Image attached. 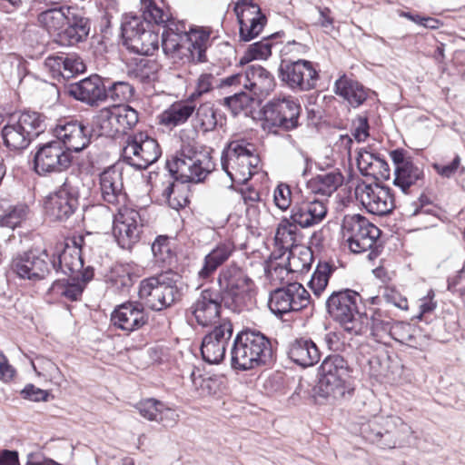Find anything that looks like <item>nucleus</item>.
I'll return each mask as SVG.
<instances>
[{"mask_svg": "<svg viewBox=\"0 0 465 465\" xmlns=\"http://www.w3.org/2000/svg\"><path fill=\"white\" fill-rule=\"evenodd\" d=\"M143 16L163 28L162 49L173 64L203 63L206 50L211 45V30L207 27L191 25L186 27L184 20H177L166 2H143Z\"/></svg>", "mask_w": 465, "mask_h": 465, "instance_id": "f257e3e1", "label": "nucleus"}, {"mask_svg": "<svg viewBox=\"0 0 465 465\" xmlns=\"http://www.w3.org/2000/svg\"><path fill=\"white\" fill-rule=\"evenodd\" d=\"M169 172L183 183H201L215 169L211 151L196 142L183 143L166 163Z\"/></svg>", "mask_w": 465, "mask_h": 465, "instance_id": "f03ea898", "label": "nucleus"}, {"mask_svg": "<svg viewBox=\"0 0 465 465\" xmlns=\"http://www.w3.org/2000/svg\"><path fill=\"white\" fill-rule=\"evenodd\" d=\"M272 358L271 341L258 331L246 329L234 337L231 349L232 367L249 371L265 365Z\"/></svg>", "mask_w": 465, "mask_h": 465, "instance_id": "7ed1b4c3", "label": "nucleus"}, {"mask_svg": "<svg viewBox=\"0 0 465 465\" xmlns=\"http://www.w3.org/2000/svg\"><path fill=\"white\" fill-rule=\"evenodd\" d=\"M217 285L219 296L233 312H241L252 304L254 282L236 264L225 266L219 272Z\"/></svg>", "mask_w": 465, "mask_h": 465, "instance_id": "20e7f679", "label": "nucleus"}, {"mask_svg": "<svg viewBox=\"0 0 465 465\" xmlns=\"http://www.w3.org/2000/svg\"><path fill=\"white\" fill-rule=\"evenodd\" d=\"M360 301V294L350 289L333 292L326 301L330 316L351 336L361 335L368 328L367 315L358 310Z\"/></svg>", "mask_w": 465, "mask_h": 465, "instance_id": "39448f33", "label": "nucleus"}, {"mask_svg": "<svg viewBox=\"0 0 465 465\" xmlns=\"http://www.w3.org/2000/svg\"><path fill=\"white\" fill-rule=\"evenodd\" d=\"M47 118L38 112L25 111L12 116L2 128L4 145L10 151L22 152L31 142L45 131Z\"/></svg>", "mask_w": 465, "mask_h": 465, "instance_id": "423d86ee", "label": "nucleus"}, {"mask_svg": "<svg viewBox=\"0 0 465 465\" xmlns=\"http://www.w3.org/2000/svg\"><path fill=\"white\" fill-rule=\"evenodd\" d=\"M179 274L168 271L140 282L138 295L153 311H162L173 305L182 296Z\"/></svg>", "mask_w": 465, "mask_h": 465, "instance_id": "0eeeda50", "label": "nucleus"}, {"mask_svg": "<svg viewBox=\"0 0 465 465\" xmlns=\"http://www.w3.org/2000/svg\"><path fill=\"white\" fill-rule=\"evenodd\" d=\"M260 158L245 140L232 141L223 150L221 166L232 182L244 183L257 172Z\"/></svg>", "mask_w": 465, "mask_h": 465, "instance_id": "6e6552de", "label": "nucleus"}, {"mask_svg": "<svg viewBox=\"0 0 465 465\" xmlns=\"http://www.w3.org/2000/svg\"><path fill=\"white\" fill-rule=\"evenodd\" d=\"M351 369L348 361L339 354L329 355L319 368V389L325 397L343 398L351 393Z\"/></svg>", "mask_w": 465, "mask_h": 465, "instance_id": "1a4fd4ad", "label": "nucleus"}, {"mask_svg": "<svg viewBox=\"0 0 465 465\" xmlns=\"http://www.w3.org/2000/svg\"><path fill=\"white\" fill-rule=\"evenodd\" d=\"M153 20L142 16L125 17L122 36L126 48L137 54L152 55L159 48V34L152 29Z\"/></svg>", "mask_w": 465, "mask_h": 465, "instance_id": "9d476101", "label": "nucleus"}, {"mask_svg": "<svg viewBox=\"0 0 465 465\" xmlns=\"http://www.w3.org/2000/svg\"><path fill=\"white\" fill-rule=\"evenodd\" d=\"M161 154L157 141L146 132H138L126 136L121 158L134 169L143 170L154 163Z\"/></svg>", "mask_w": 465, "mask_h": 465, "instance_id": "9b49d317", "label": "nucleus"}, {"mask_svg": "<svg viewBox=\"0 0 465 465\" xmlns=\"http://www.w3.org/2000/svg\"><path fill=\"white\" fill-rule=\"evenodd\" d=\"M278 76L288 88L295 92L314 89L320 77L312 62L295 55L282 58Z\"/></svg>", "mask_w": 465, "mask_h": 465, "instance_id": "f8f14e48", "label": "nucleus"}, {"mask_svg": "<svg viewBox=\"0 0 465 465\" xmlns=\"http://www.w3.org/2000/svg\"><path fill=\"white\" fill-rule=\"evenodd\" d=\"M343 237L354 253L371 250L380 237V229L359 213L346 214L341 223Z\"/></svg>", "mask_w": 465, "mask_h": 465, "instance_id": "ddd939ff", "label": "nucleus"}, {"mask_svg": "<svg viewBox=\"0 0 465 465\" xmlns=\"http://www.w3.org/2000/svg\"><path fill=\"white\" fill-rule=\"evenodd\" d=\"M80 192L71 180L65 181L45 200V210L50 220L66 222L79 207Z\"/></svg>", "mask_w": 465, "mask_h": 465, "instance_id": "4468645a", "label": "nucleus"}, {"mask_svg": "<svg viewBox=\"0 0 465 465\" xmlns=\"http://www.w3.org/2000/svg\"><path fill=\"white\" fill-rule=\"evenodd\" d=\"M301 110L300 104L291 96L273 98L262 108L264 125L292 130L299 125Z\"/></svg>", "mask_w": 465, "mask_h": 465, "instance_id": "2eb2a0df", "label": "nucleus"}, {"mask_svg": "<svg viewBox=\"0 0 465 465\" xmlns=\"http://www.w3.org/2000/svg\"><path fill=\"white\" fill-rule=\"evenodd\" d=\"M139 121V114L127 104L105 107L100 110L97 125L102 135L114 137L118 134H126Z\"/></svg>", "mask_w": 465, "mask_h": 465, "instance_id": "dca6fc26", "label": "nucleus"}, {"mask_svg": "<svg viewBox=\"0 0 465 465\" xmlns=\"http://www.w3.org/2000/svg\"><path fill=\"white\" fill-rule=\"evenodd\" d=\"M143 223L140 212L129 206L117 209L114 216L113 233L118 245L131 250L141 238Z\"/></svg>", "mask_w": 465, "mask_h": 465, "instance_id": "f3484780", "label": "nucleus"}, {"mask_svg": "<svg viewBox=\"0 0 465 465\" xmlns=\"http://www.w3.org/2000/svg\"><path fill=\"white\" fill-rule=\"evenodd\" d=\"M310 298V293L301 283L292 282L272 291L270 293L268 306L275 316L282 317L286 313L307 307Z\"/></svg>", "mask_w": 465, "mask_h": 465, "instance_id": "a211bd4d", "label": "nucleus"}, {"mask_svg": "<svg viewBox=\"0 0 465 465\" xmlns=\"http://www.w3.org/2000/svg\"><path fill=\"white\" fill-rule=\"evenodd\" d=\"M51 259L45 250L32 249L17 253L11 262L12 271L21 279L38 282L50 272Z\"/></svg>", "mask_w": 465, "mask_h": 465, "instance_id": "6ab92c4d", "label": "nucleus"}, {"mask_svg": "<svg viewBox=\"0 0 465 465\" xmlns=\"http://www.w3.org/2000/svg\"><path fill=\"white\" fill-rule=\"evenodd\" d=\"M71 163V153L58 141L40 145L34 156V169L39 175L61 173L68 169Z\"/></svg>", "mask_w": 465, "mask_h": 465, "instance_id": "aec40b11", "label": "nucleus"}, {"mask_svg": "<svg viewBox=\"0 0 465 465\" xmlns=\"http://www.w3.org/2000/svg\"><path fill=\"white\" fill-rule=\"evenodd\" d=\"M222 302L217 291L206 288L195 297L187 310L196 323L202 327H212L219 324L222 317Z\"/></svg>", "mask_w": 465, "mask_h": 465, "instance_id": "412c9836", "label": "nucleus"}, {"mask_svg": "<svg viewBox=\"0 0 465 465\" xmlns=\"http://www.w3.org/2000/svg\"><path fill=\"white\" fill-rule=\"evenodd\" d=\"M204 335L201 344V354L204 361L218 364L225 357L226 350L233 333V326L229 319H223L219 324Z\"/></svg>", "mask_w": 465, "mask_h": 465, "instance_id": "4be33fe9", "label": "nucleus"}, {"mask_svg": "<svg viewBox=\"0 0 465 465\" xmlns=\"http://www.w3.org/2000/svg\"><path fill=\"white\" fill-rule=\"evenodd\" d=\"M356 199L370 213L383 216L395 207L391 188L378 183H359L355 188Z\"/></svg>", "mask_w": 465, "mask_h": 465, "instance_id": "5701e85b", "label": "nucleus"}, {"mask_svg": "<svg viewBox=\"0 0 465 465\" xmlns=\"http://www.w3.org/2000/svg\"><path fill=\"white\" fill-rule=\"evenodd\" d=\"M56 141L71 152H81L90 143L91 131L83 122L77 120H60L53 129Z\"/></svg>", "mask_w": 465, "mask_h": 465, "instance_id": "b1692460", "label": "nucleus"}, {"mask_svg": "<svg viewBox=\"0 0 465 465\" xmlns=\"http://www.w3.org/2000/svg\"><path fill=\"white\" fill-rule=\"evenodd\" d=\"M98 180L100 197L108 207L119 209L126 206L127 194L124 187L123 173L116 165L105 168L100 173Z\"/></svg>", "mask_w": 465, "mask_h": 465, "instance_id": "393cba45", "label": "nucleus"}, {"mask_svg": "<svg viewBox=\"0 0 465 465\" xmlns=\"http://www.w3.org/2000/svg\"><path fill=\"white\" fill-rule=\"evenodd\" d=\"M94 277V269L87 266L81 276H68L67 279L56 280L45 293V300L49 303H54L66 299L77 301L81 298L84 289Z\"/></svg>", "mask_w": 465, "mask_h": 465, "instance_id": "a878e982", "label": "nucleus"}, {"mask_svg": "<svg viewBox=\"0 0 465 465\" xmlns=\"http://www.w3.org/2000/svg\"><path fill=\"white\" fill-rule=\"evenodd\" d=\"M234 12L242 41L248 42L256 37L266 24V16L255 2H236Z\"/></svg>", "mask_w": 465, "mask_h": 465, "instance_id": "bb28decb", "label": "nucleus"}, {"mask_svg": "<svg viewBox=\"0 0 465 465\" xmlns=\"http://www.w3.org/2000/svg\"><path fill=\"white\" fill-rule=\"evenodd\" d=\"M394 164L393 184L407 193L410 187L423 180V170L416 165L411 157L406 156L403 149H395L390 153Z\"/></svg>", "mask_w": 465, "mask_h": 465, "instance_id": "cd10ccee", "label": "nucleus"}, {"mask_svg": "<svg viewBox=\"0 0 465 465\" xmlns=\"http://www.w3.org/2000/svg\"><path fill=\"white\" fill-rule=\"evenodd\" d=\"M327 212L326 199L307 198L292 207L291 219L301 228H309L322 223Z\"/></svg>", "mask_w": 465, "mask_h": 465, "instance_id": "c85d7f7f", "label": "nucleus"}, {"mask_svg": "<svg viewBox=\"0 0 465 465\" xmlns=\"http://www.w3.org/2000/svg\"><path fill=\"white\" fill-rule=\"evenodd\" d=\"M235 252V243L232 239L218 242L203 257V264L197 272V278L201 282L213 279L214 273L224 264Z\"/></svg>", "mask_w": 465, "mask_h": 465, "instance_id": "c756f323", "label": "nucleus"}, {"mask_svg": "<svg viewBox=\"0 0 465 465\" xmlns=\"http://www.w3.org/2000/svg\"><path fill=\"white\" fill-rule=\"evenodd\" d=\"M83 241V237H79L78 241H73V244H65L63 250L58 252L57 257H54L51 265L57 272H61L68 276L82 277V273L85 270L81 250Z\"/></svg>", "mask_w": 465, "mask_h": 465, "instance_id": "7c9ffc66", "label": "nucleus"}, {"mask_svg": "<svg viewBox=\"0 0 465 465\" xmlns=\"http://www.w3.org/2000/svg\"><path fill=\"white\" fill-rule=\"evenodd\" d=\"M147 314L140 303H123L117 306L111 314L112 324L127 332L140 329L147 322Z\"/></svg>", "mask_w": 465, "mask_h": 465, "instance_id": "2f4dec72", "label": "nucleus"}, {"mask_svg": "<svg viewBox=\"0 0 465 465\" xmlns=\"http://www.w3.org/2000/svg\"><path fill=\"white\" fill-rule=\"evenodd\" d=\"M69 94L74 99L94 106L104 101V83L99 75L93 74L70 84Z\"/></svg>", "mask_w": 465, "mask_h": 465, "instance_id": "473e14b6", "label": "nucleus"}, {"mask_svg": "<svg viewBox=\"0 0 465 465\" xmlns=\"http://www.w3.org/2000/svg\"><path fill=\"white\" fill-rule=\"evenodd\" d=\"M414 434L412 428L401 417L386 416L382 449L402 448L411 443Z\"/></svg>", "mask_w": 465, "mask_h": 465, "instance_id": "72a5a7b5", "label": "nucleus"}, {"mask_svg": "<svg viewBox=\"0 0 465 465\" xmlns=\"http://www.w3.org/2000/svg\"><path fill=\"white\" fill-rule=\"evenodd\" d=\"M245 80L246 90L257 99L267 96L275 85L273 75L258 64H252L246 68Z\"/></svg>", "mask_w": 465, "mask_h": 465, "instance_id": "f704fd0d", "label": "nucleus"}, {"mask_svg": "<svg viewBox=\"0 0 465 465\" xmlns=\"http://www.w3.org/2000/svg\"><path fill=\"white\" fill-rule=\"evenodd\" d=\"M333 90L335 94L341 97L353 108L362 105L371 94L370 89L345 74L335 81Z\"/></svg>", "mask_w": 465, "mask_h": 465, "instance_id": "c9c22d12", "label": "nucleus"}, {"mask_svg": "<svg viewBox=\"0 0 465 465\" xmlns=\"http://www.w3.org/2000/svg\"><path fill=\"white\" fill-rule=\"evenodd\" d=\"M67 25L57 33L56 42L64 46H74L85 41L90 33V23L87 18L74 14L65 23Z\"/></svg>", "mask_w": 465, "mask_h": 465, "instance_id": "e433bc0d", "label": "nucleus"}, {"mask_svg": "<svg viewBox=\"0 0 465 465\" xmlns=\"http://www.w3.org/2000/svg\"><path fill=\"white\" fill-rule=\"evenodd\" d=\"M289 358L302 367H310L316 364L321 354L316 344L310 339L300 338L290 343L288 349Z\"/></svg>", "mask_w": 465, "mask_h": 465, "instance_id": "4c0bfd02", "label": "nucleus"}, {"mask_svg": "<svg viewBox=\"0 0 465 465\" xmlns=\"http://www.w3.org/2000/svg\"><path fill=\"white\" fill-rule=\"evenodd\" d=\"M342 176L336 172L318 174L307 182V189L313 194L331 196L341 184Z\"/></svg>", "mask_w": 465, "mask_h": 465, "instance_id": "58836bf2", "label": "nucleus"}, {"mask_svg": "<svg viewBox=\"0 0 465 465\" xmlns=\"http://www.w3.org/2000/svg\"><path fill=\"white\" fill-rule=\"evenodd\" d=\"M195 111V105L190 102H178L173 104L160 115V123L168 127H174L184 124Z\"/></svg>", "mask_w": 465, "mask_h": 465, "instance_id": "ea45409f", "label": "nucleus"}, {"mask_svg": "<svg viewBox=\"0 0 465 465\" xmlns=\"http://www.w3.org/2000/svg\"><path fill=\"white\" fill-rule=\"evenodd\" d=\"M71 9L69 6H60L45 10L38 15V21L50 35H57L70 19Z\"/></svg>", "mask_w": 465, "mask_h": 465, "instance_id": "a19ab883", "label": "nucleus"}, {"mask_svg": "<svg viewBox=\"0 0 465 465\" xmlns=\"http://www.w3.org/2000/svg\"><path fill=\"white\" fill-rule=\"evenodd\" d=\"M299 224L291 218H283L278 224L275 242L283 249H290L297 245L301 239V232Z\"/></svg>", "mask_w": 465, "mask_h": 465, "instance_id": "79ce46f5", "label": "nucleus"}, {"mask_svg": "<svg viewBox=\"0 0 465 465\" xmlns=\"http://www.w3.org/2000/svg\"><path fill=\"white\" fill-rule=\"evenodd\" d=\"M385 422L386 416H374L367 421L361 422L360 433L361 437L382 449Z\"/></svg>", "mask_w": 465, "mask_h": 465, "instance_id": "37998d69", "label": "nucleus"}, {"mask_svg": "<svg viewBox=\"0 0 465 465\" xmlns=\"http://www.w3.org/2000/svg\"><path fill=\"white\" fill-rule=\"evenodd\" d=\"M282 33L277 32L268 37L262 38V40L252 44L246 54L241 58L240 63H248L251 60L267 59L272 54V40L275 37L280 36Z\"/></svg>", "mask_w": 465, "mask_h": 465, "instance_id": "c03bdc74", "label": "nucleus"}, {"mask_svg": "<svg viewBox=\"0 0 465 465\" xmlns=\"http://www.w3.org/2000/svg\"><path fill=\"white\" fill-rule=\"evenodd\" d=\"M104 101L111 100L114 103H124L133 97L134 88L128 82L117 81L108 86L104 84Z\"/></svg>", "mask_w": 465, "mask_h": 465, "instance_id": "a18cd8bd", "label": "nucleus"}, {"mask_svg": "<svg viewBox=\"0 0 465 465\" xmlns=\"http://www.w3.org/2000/svg\"><path fill=\"white\" fill-rule=\"evenodd\" d=\"M218 124L216 112L210 103L201 104L195 114V126L203 133L213 131Z\"/></svg>", "mask_w": 465, "mask_h": 465, "instance_id": "49530a36", "label": "nucleus"}, {"mask_svg": "<svg viewBox=\"0 0 465 465\" xmlns=\"http://www.w3.org/2000/svg\"><path fill=\"white\" fill-rule=\"evenodd\" d=\"M369 129L368 118L364 116L357 117L352 124L351 136L348 134L341 135L342 144L350 151L353 139L358 143H361L369 137Z\"/></svg>", "mask_w": 465, "mask_h": 465, "instance_id": "de8ad7c7", "label": "nucleus"}, {"mask_svg": "<svg viewBox=\"0 0 465 465\" xmlns=\"http://www.w3.org/2000/svg\"><path fill=\"white\" fill-rule=\"evenodd\" d=\"M63 79H70L76 74H83L86 70L84 60L76 54L62 53Z\"/></svg>", "mask_w": 465, "mask_h": 465, "instance_id": "09e8293b", "label": "nucleus"}, {"mask_svg": "<svg viewBox=\"0 0 465 465\" xmlns=\"http://www.w3.org/2000/svg\"><path fill=\"white\" fill-rule=\"evenodd\" d=\"M254 99L251 94L239 90L234 94L224 97L221 104L227 107L233 115H237L247 108L251 101Z\"/></svg>", "mask_w": 465, "mask_h": 465, "instance_id": "8fccbe9b", "label": "nucleus"}, {"mask_svg": "<svg viewBox=\"0 0 465 465\" xmlns=\"http://www.w3.org/2000/svg\"><path fill=\"white\" fill-rule=\"evenodd\" d=\"M331 273V267L329 263L324 262L318 264L309 282V286L315 295L319 296L326 288Z\"/></svg>", "mask_w": 465, "mask_h": 465, "instance_id": "3c124183", "label": "nucleus"}, {"mask_svg": "<svg viewBox=\"0 0 465 465\" xmlns=\"http://www.w3.org/2000/svg\"><path fill=\"white\" fill-rule=\"evenodd\" d=\"M27 207L24 204L10 207L3 215H0V225L15 229L25 219Z\"/></svg>", "mask_w": 465, "mask_h": 465, "instance_id": "603ef678", "label": "nucleus"}, {"mask_svg": "<svg viewBox=\"0 0 465 465\" xmlns=\"http://www.w3.org/2000/svg\"><path fill=\"white\" fill-rule=\"evenodd\" d=\"M136 408L139 413L148 420H155L158 419L159 411L163 408V402L153 398L141 401Z\"/></svg>", "mask_w": 465, "mask_h": 465, "instance_id": "864d4df0", "label": "nucleus"}, {"mask_svg": "<svg viewBox=\"0 0 465 465\" xmlns=\"http://www.w3.org/2000/svg\"><path fill=\"white\" fill-rule=\"evenodd\" d=\"M432 168L442 178L450 179L453 177L459 171L463 173L465 168L461 165V159L460 155L456 154L453 160L448 164H441L439 163H432Z\"/></svg>", "mask_w": 465, "mask_h": 465, "instance_id": "5fc2aeb1", "label": "nucleus"}, {"mask_svg": "<svg viewBox=\"0 0 465 465\" xmlns=\"http://www.w3.org/2000/svg\"><path fill=\"white\" fill-rule=\"evenodd\" d=\"M152 252L157 262H166L172 256L167 236L160 235L152 243Z\"/></svg>", "mask_w": 465, "mask_h": 465, "instance_id": "6e6d98bb", "label": "nucleus"}, {"mask_svg": "<svg viewBox=\"0 0 465 465\" xmlns=\"http://www.w3.org/2000/svg\"><path fill=\"white\" fill-rule=\"evenodd\" d=\"M381 297L387 303H391L395 307L406 311L408 310V301L395 287L385 286L381 291Z\"/></svg>", "mask_w": 465, "mask_h": 465, "instance_id": "4d7b16f0", "label": "nucleus"}, {"mask_svg": "<svg viewBox=\"0 0 465 465\" xmlns=\"http://www.w3.org/2000/svg\"><path fill=\"white\" fill-rule=\"evenodd\" d=\"M412 327L410 323L395 322L389 336L401 343H407L414 339L411 333Z\"/></svg>", "mask_w": 465, "mask_h": 465, "instance_id": "13d9d810", "label": "nucleus"}, {"mask_svg": "<svg viewBox=\"0 0 465 465\" xmlns=\"http://www.w3.org/2000/svg\"><path fill=\"white\" fill-rule=\"evenodd\" d=\"M62 53L48 55L44 61V68L56 80L63 79L62 72Z\"/></svg>", "mask_w": 465, "mask_h": 465, "instance_id": "bf43d9fd", "label": "nucleus"}, {"mask_svg": "<svg viewBox=\"0 0 465 465\" xmlns=\"http://www.w3.org/2000/svg\"><path fill=\"white\" fill-rule=\"evenodd\" d=\"M391 175V170L387 162L377 155L370 173L366 176H371L376 181L388 180Z\"/></svg>", "mask_w": 465, "mask_h": 465, "instance_id": "052dcab7", "label": "nucleus"}, {"mask_svg": "<svg viewBox=\"0 0 465 465\" xmlns=\"http://www.w3.org/2000/svg\"><path fill=\"white\" fill-rule=\"evenodd\" d=\"M393 322L391 319H382L381 315L377 312L372 317V332L375 336L382 338V336L390 334L393 327Z\"/></svg>", "mask_w": 465, "mask_h": 465, "instance_id": "680f3d73", "label": "nucleus"}, {"mask_svg": "<svg viewBox=\"0 0 465 465\" xmlns=\"http://www.w3.org/2000/svg\"><path fill=\"white\" fill-rule=\"evenodd\" d=\"M274 203L281 210H286L291 205L292 193L289 185L285 183L279 184L274 190Z\"/></svg>", "mask_w": 465, "mask_h": 465, "instance_id": "e2e57ef3", "label": "nucleus"}, {"mask_svg": "<svg viewBox=\"0 0 465 465\" xmlns=\"http://www.w3.org/2000/svg\"><path fill=\"white\" fill-rule=\"evenodd\" d=\"M378 154L372 153L367 150H360L356 158L357 166L360 173L366 176L371 169L372 163Z\"/></svg>", "mask_w": 465, "mask_h": 465, "instance_id": "0e129e2a", "label": "nucleus"}, {"mask_svg": "<svg viewBox=\"0 0 465 465\" xmlns=\"http://www.w3.org/2000/svg\"><path fill=\"white\" fill-rule=\"evenodd\" d=\"M21 395L24 399L33 401H46L49 396L47 391L39 389L34 384H27L22 391Z\"/></svg>", "mask_w": 465, "mask_h": 465, "instance_id": "69168bd1", "label": "nucleus"}, {"mask_svg": "<svg viewBox=\"0 0 465 465\" xmlns=\"http://www.w3.org/2000/svg\"><path fill=\"white\" fill-rule=\"evenodd\" d=\"M179 415L177 411L172 408L165 406L163 402V408L159 411L157 422L162 423L164 427H173L176 424Z\"/></svg>", "mask_w": 465, "mask_h": 465, "instance_id": "338daca9", "label": "nucleus"}, {"mask_svg": "<svg viewBox=\"0 0 465 465\" xmlns=\"http://www.w3.org/2000/svg\"><path fill=\"white\" fill-rule=\"evenodd\" d=\"M217 83V79L212 74H203L200 75L197 81L195 93L192 94L194 95H202L203 94H206L212 90L214 84Z\"/></svg>", "mask_w": 465, "mask_h": 465, "instance_id": "774afa93", "label": "nucleus"}]
</instances>
